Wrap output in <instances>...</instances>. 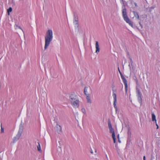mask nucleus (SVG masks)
<instances>
[{
  "label": "nucleus",
  "mask_w": 160,
  "mask_h": 160,
  "mask_svg": "<svg viewBox=\"0 0 160 160\" xmlns=\"http://www.w3.org/2000/svg\"><path fill=\"white\" fill-rule=\"evenodd\" d=\"M23 129V126H22V125L21 124L20 125L19 130L18 131V133L17 135H16V136H17L19 138H20L21 137V136L22 135Z\"/></svg>",
  "instance_id": "8"
},
{
  "label": "nucleus",
  "mask_w": 160,
  "mask_h": 160,
  "mask_svg": "<svg viewBox=\"0 0 160 160\" xmlns=\"http://www.w3.org/2000/svg\"><path fill=\"white\" fill-rule=\"evenodd\" d=\"M118 139H119V135L118 134Z\"/></svg>",
  "instance_id": "37"
},
{
  "label": "nucleus",
  "mask_w": 160,
  "mask_h": 160,
  "mask_svg": "<svg viewBox=\"0 0 160 160\" xmlns=\"http://www.w3.org/2000/svg\"><path fill=\"white\" fill-rule=\"evenodd\" d=\"M112 138L113 140L114 143H115L116 142V138H115V135L112 136Z\"/></svg>",
  "instance_id": "20"
},
{
  "label": "nucleus",
  "mask_w": 160,
  "mask_h": 160,
  "mask_svg": "<svg viewBox=\"0 0 160 160\" xmlns=\"http://www.w3.org/2000/svg\"><path fill=\"white\" fill-rule=\"evenodd\" d=\"M16 29H21L20 27L19 26H18L16 25V27L15 28Z\"/></svg>",
  "instance_id": "24"
},
{
  "label": "nucleus",
  "mask_w": 160,
  "mask_h": 160,
  "mask_svg": "<svg viewBox=\"0 0 160 160\" xmlns=\"http://www.w3.org/2000/svg\"><path fill=\"white\" fill-rule=\"evenodd\" d=\"M122 17L124 20L132 27H133V23L128 17L126 8H124L122 10Z\"/></svg>",
  "instance_id": "2"
},
{
  "label": "nucleus",
  "mask_w": 160,
  "mask_h": 160,
  "mask_svg": "<svg viewBox=\"0 0 160 160\" xmlns=\"http://www.w3.org/2000/svg\"><path fill=\"white\" fill-rule=\"evenodd\" d=\"M90 152L92 154H93V152L92 150V149H91V150H90Z\"/></svg>",
  "instance_id": "29"
},
{
  "label": "nucleus",
  "mask_w": 160,
  "mask_h": 160,
  "mask_svg": "<svg viewBox=\"0 0 160 160\" xmlns=\"http://www.w3.org/2000/svg\"><path fill=\"white\" fill-rule=\"evenodd\" d=\"M118 71H119V72L120 73H121V72H120V70H119V68H118Z\"/></svg>",
  "instance_id": "36"
},
{
  "label": "nucleus",
  "mask_w": 160,
  "mask_h": 160,
  "mask_svg": "<svg viewBox=\"0 0 160 160\" xmlns=\"http://www.w3.org/2000/svg\"><path fill=\"white\" fill-rule=\"evenodd\" d=\"M135 80L136 81V83H138V80L137 78H136V79H135Z\"/></svg>",
  "instance_id": "31"
},
{
  "label": "nucleus",
  "mask_w": 160,
  "mask_h": 160,
  "mask_svg": "<svg viewBox=\"0 0 160 160\" xmlns=\"http://www.w3.org/2000/svg\"><path fill=\"white\" fill-rule=\"evenodd\" d=\"M19 138L16 136L14 137L12 139V142L13 143H15L19 139Z\"/></svg>",
  "instance_id": "14"
},
{
  "label": "nucleus",
  "mask_w": 160,
  "mask_h": 160,
  "mask_svg": "<svg viewBox=\"0 0 160 160\" xmlns=\"http://www.w3.org/2000/svg\"><path fill=\"white\" fill-rule=\"evenodd\" d=\"M108 126L109 129L112 128V124L109 119L108 120Z\"/></svg>",
  "instance_id": "17"
},
{
  "label": "nucleus",
  "mask_w": 160,
  "mask_h": 160,
  "mask_svg": "<svg viewBox=\"0 0 160 160\" xmlns=\"http://www.w3.org/2000/svg\"><path fill=\"white\" fill-rule=\"evenodd\" d=\"M106 158L108 160V157L107 156V155H106Z\"/></svg>",
  "instance_id": "34"
},
{
  "label": "nucleus",
  "mask_w": 160,
  "mask_h": 160,
  "mask_svg": "<svg viewBox=\"0 0 160 160\" xmlns=\"http://www.w3.org/2000/svg\"><path fill=\"white\" fill-rule=\"evenodd\" d=\"M110 132L112 133V136L115 135V133L114 132V130L113 128H109Z\"/></svg>",
  "instance_id": "11"
},
{
  "label": "nucleus",
  "mask_w": 160,
  "mask_h": 160,
  "mask_svg": "<svg viewBox=\"0 0 160 160\" xmlns=\"http://www.w3.org/2000/svg\"><path fill=\"white\" fill-rule=\"evenodd\" d=\"M156 125L157 126V128L158 129V125H157V123H156Z\"/></svg>",
  "instance_id": "32"
},
{
  "label": "nucleus",
  "mask_w": 160,
  "mask_h": 160,
  "mask_svg": "<svg viewBox=\"0 0 160 160\" xmlns=\"http://www.w3.org/2000/svg\"><path fill=\"white\" fill-rule=\"evenodd\" d=\"M134 4L136 7H137L138 6L137 4L136 3H135Z\"/></svg>",
  "instance_id": "33"
},
{
  "label": "nucleus",
  "mask_w": 160,
  "mask_h": 160,
  "mask_svg": "<svg viewBox=\"0 0 160 160\" xmlns=\"http://www.w3.org/2000/svg\"><path fill=\"white\" fill-rule=\"evenodd\" d=\"M152 121H155V122H156V116L153 113H152Z\"/></svg>",
  "instance_id": "13"
},
{
  "label": "nucleus",
  "mask_w": 160,
  "mask_h": 160,
  "mask_svg": "<svg viewBox=\"0 0 160 160\" xmlns=\"http://www.w3.org/2000/svg\"><path fill=\"white\" fill-rule=\"evenodd\" d=\"M82 112L84 114L86 113V110L85 108H82L81 109Z\"/></svg>",
  "instance_id": "21"
},
{
  "label": "nucleus",
  "mask_w": 160,
  "mask_h": 160,
  "mask_svg": "<svg viewBox=\"0 0 160 160\" xmlns=\"http://www.w3.org/2000/svg\"><path fill=\"white\" fill-rule=\"evenodd\" d=\"M87 92H89V94L91 93L92 92V91H91V92H90V90H87Z\"/></svg>",
  "instance_id": "27"
},
{
  "label": "nucleus",
  "mask_w": 160,
  "mask_h": 160,
  "mask_svg": "<svg viewBox=\"0 0 160 160\" xmlns=\"http://www.w3.org/2000/svg\"><path fill=\"white\" fill-rule=\"evenodd\" d=\"M143 160H146V157L145 156H144L143 157Z\"/></svg>",
  "instance_id": "30"
},
{
  "label": "nucleus",
  "mask_w": 160,
  "mask_h": 160,
  "mask_svg": "<svg viewBox=\"0 0 160 160\" xmlns=\"http://www.w3.org/2000/svg\"><path fill=\"white\" fill-rule=\"evenodd\" d=\"M128 66L129 67H131L130 65V64L128 65Z\"/></svg>",
  "instance_id": "39"
},
{
  "label": "nucleus",
  "mask_w": 160,
  "mask_h": 160,
  "mask_svg": "<svg viewBox=\"0 0 160 160\" xmlns=\"http://www.w3.org/2000/svg\"><path fill=\"white\" fill-rule=\"evenodd\" d=\"M116 150H117V152H118V149L117 148V149H116Z\"/></svg>",
  "instance_id": "38"
},
{
  "label": "nucleus",
  "mask_w": 160,
  "mask_h": 160,
  "mask_svg": "<svg viewBox=\"0 0 160 160\" xmlns=\"http://www.w3.org/2000/svg\"><path fill=\"white\" fill-rule=\"evenodd\" d=\"M137 97L139 100H140L141 99L140 92L139 91H137Z\"/></svg>",
  "instance_id": "16"
},
{
  "label": "nucleus",
  "mask_w": 160,
  "mask_h": 160,
  "mask_svg": "<svg viewBox=\"0 0 160 160\" xmlns=\"http://www.w3.org/2000/svg\"><path fill=\"white\" fill-rule=\"evenodd\" d=\"M120 0V2L121 3H122L123 5H124V1L123 0Z\"/></svg>",
  "instance_id": "23"
},
{
  "label": "nucleus",
  "mask_w": 160,
  "mask_h": 160,
  "mask_svg": "<svg viewBox=\"0 0 160 160\" xmlns=\"http://www.w3.org/2000/svg\"><path fill=\"white\" fill-rule=\"evenodd\" d=\"M73 21H78V18L77 15L74 14Z\"/></svg>",
  "instance_id": "18"
},
{
  "label": "nucleus",
  "mask_w": 160,
  "mask_h": 160,
  "mask_svg": "<svg viewBox=\"0 0 160 160\" xmlns=\"http://www.w3.org/2000/svg\"><path fill=\"white\" fill-rule=\"evenodd\" d=\"M139 24H140V26L141 27V28H142V24H141L140 22H139Z\"/></svg>",
  "instance_id": "28"
},
{
  "label": "nucleus",
  "mask_w": 160,
  "mask_h": 160,
  "mask_svg": "<svg viewBox=\"0 0 160 160\" xmlns=\"http://www.w3.org/2000/svg\"><path fill=\"white\" fill-rule=\"evenodd\" d=\"M120 75L121 78L122 79L123 82L125 85V92L126 94L127 93L128 91V85L127 83V81L126 78H124V76L122 75V73H120Z\"/></svg>",
  "instance_id": "6"
},
{
  "label": "nucleus",
  "mask_w": 160,
  "mask_h": 160,
  "mask_svg": "<svg viewBox=\"0 0 160 160\" xmlns=\"http://www.w3.org/2000/svg\"><path fill=\"white\" fill-rule=\"evenodd\" d=\"M95 48H96L95 52L98 54L99 52L100 51L99 45L98 44V41L96 42Z\"/></svg>",
  "instance_id": "9"
},
{
  "label": "nucleus",
  "mask_w": 160,
  "mask_h": 160,
  "mask_svg": "<svg viewBox=\"0 0 160 160\" xmlns=\"http://www.w3.org/2000/svg\"><path fill=\"white\" fill-rule=\"evenodd\" d=\"M130 62L131 63V65H132V62H133L132 60V58H130Z\"/></svg>",
  "instance_id": "26"
},
{
  "label": "nucleus",
  "mask_w": 160,
  "mask_h": 160,
  "mask_svg": "<svg viewBox=\"0 0 160 160\" xmlns=\"http://www.w3.org/2000/svg\"><path fill=\"white\" fill-rule=\"evenodd\" d=\"M58 143H59V144L60 145V146H58V147L59 148H61V143H62V142H58Z\"/></svg>",
  "instance_id": "25"
},
{
  "label": "nucleus",
  "mask_w": 160,
  "mask_h": 160,
  "mask_svg": "<svg viewBox=\"0 0 160 160\" xmlns=\"http://www.w3.org/2000/svg\"><path fill=\"white\" fill-rule=\"evenodd\" d=\"M73 23L75 24V27L78 28V21H73Z\"/></svg>",
  "instance_id": "12"
},
{
  "label": "nucleus",
  "mask_w": 160,
  "mask_h": 160,
  "mask_svg": "<svg viewBox=\"0 0 160 160\" xmlns=\"http://www.w3.org/2000/svg\"><path fill=\"white\" fill-rule=\"evenodd\" d=\"M69 101L72 106L74 108H78L79 106V101L77 96L74 93L69 95Z\"/></svg>",
  "instance_id": "1"
},
{
  "label": "nucleus",
  "mask_w": 160,
  "mask_h": 160,
  "mask_svg": "<svg viewBox=\"0 0 160 160\" xmlns=\"http://www.w3.org/2000/svg\"><path fill=\"white\" fill-rule=\"evenodd\" d=\"M55 129L56 131L58 134H61L62 132V128L59 124L58 122H56V125L55 126Z\"/></svg>",
  "instance_id": "5"
},
{
  "label": "nucleus",
  "mask_w": 160,
  "mask_h": 160,
  "mask_svg": "<svg viewBox=\"0 0 160 160\" xmlns=\"http://www.w3.org/2000/svg\"><path fill=\"white\" fill-rule=\"evenodd\" d=\"M112 96H113V100H114V103H113L114 107L115 109L116 112H117L118 110L117 107L116 105L117 95L116 93L113 92V93Z\"/></svg>",
  "instance_id": "7"
},
{
  "label": "nucleus",
  "mask_w": 160,
  "mask_h": 160,
  "mask_svg": "<svg viewBox=\"0 0 160 160\" xmlns=\"http://www.w3.org/2000/svg\"><path fill=\"white\" fill-rule=\"evenodd\" d=\"M12 10V9L11 7H10L8 10L7 11L8 13V15H9V13L11 12Z\"/></svg>",
  "instance_id": "19"
},
{
  "label": "nucleus",
  "mask_w": 160,
  "mask_h": 160,
  "mask_svg": "<svg viewBox=\"0 0 160 160\" xmlns=\"http://www.w3.org/2000/svg\"><path fill=\"white\" fill-rule=\"evenodd\" d=\"M38 145L37 146V148L38 151L40 152H42V151L41 150L40 144L39 142H38Z\"/></svg>",
  "instance_id": "15"
},
{
  "label": "nucleus",
  "mask_w": 160,
  "mask_h": 160,
  "mask_svg": "<svg viewBox=\"0 0 160 160\" xmlns=\"http://www.w3.org/2000/svg\"><path fill=\"white\" fill-rule=\"evenodd\" d=\"M118 142H119V143H121V141L120 140H119V139H118Z\"/></svg>",
  "instance_id": "35"
},
{
  "label": "nucleus",
  "mask_w": 160,
  "mask_h": 160,
  "mask_svg": "<svg viewBox=\"0 0 160 160\" xmlns=\"http://www.w3.org/2000/svg\"><path fill=\"white\" fill-rule=\"evenodd\" d=\"M132 12L133 13L135 17L137 18L138 19H139V17L138 12L134 11H132Z\"/></svg>",
  "instance_id": "10"
},
{
  "label": "nucleus",
  "mask_w": 160,
  "mask_h": 160,
  "mask_svg": "<svg viewBox=\"0 0 160 160\" xmlns=\"http://www.w3.org/2000/svg\"><path fill=\"white\" fill-rule=\"evenodd\" d=\"M45 45L44 49H46L49 46L50 43V30H48L47 33V35L45 37Z\"/></svg>",
  "instance_id": "3"
},
{
  "label": "nucleus",
  "mask_w": 160,
  "mask_h": 160,
  "mask_svg": "<svg viewBox=\"0 0 160 160\" xmlns=\"http://www.w3.org/2000/svg\"><path fill=\"white\" fill-rule=\"evenodd\" d=\"M87 90H90V92H91V87H85L84 89V93L86 96V99L87 102L88 103H91L92 101L90 99V97L89 95V92H87Z\"/></svg>",
  "instance_id": "4"
},
{
  "label": "nucleus",
  "mask_w": 160,
  "mask_h": 160,
  "mask_svg": "<svg viewBox=\"0 0 160 160\" xmlns=\"http://www.w3.org/2000/svg\"><path fill=\"white\" fill-rule=\"evenodd\" d=\"M52 38V31L51 30V41Z\"/></svg>",
  "instance_id": "22"
},
{
  "label": "nucleus",
  "mask_w": 160,
  "mask_h": 160,
  "mask_svg": "<svg viewBox=\"0 0 160 160\" xmlns=\"http://www.w3.org/2000/svg\"><path fill=\"white\" fill-rule=\"evenodd\" d=\"M95 152H96V149H95Z\"/></svg>",
  "instance_id": "40"
}]
</instances>
